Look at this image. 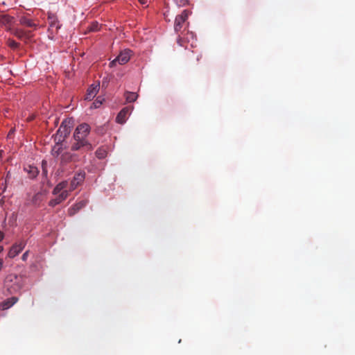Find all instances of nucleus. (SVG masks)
<instances>
[{
	"mask_svg": "<svg viewBox=\"0 0 355 355\" xmlns=\"http://www.w3.org/2000/svg\"><path fill=\"white\" fill-rule=\"evenodd\" d=\"M4 284L9 293L12 294L20 291L24 286V279L22 276L9 274L6 276Z\"/></svg>",
	"mask_w": 355,
	"mask_h": 355,
	"instance_id": "nucleus-2",
	"label": "nucleus"
},
{
	"mask_svg": "<svg viewBox=\"0 0 355 355\" xmlns=\"http://www.w3.org/2000/svg\"><path fill=\"white\" fill-rule=\"evenodd\" d=\"M178 44H179L180 46H182V45H183V44H182V39H181V38H179V39H178Z\"/></svg>",
	"mask_w": 355,
	"mask_h": 355,
	"instance_id": "nucleus-31",
	"label": "nucleus"
},
{
	"mask_svg": "<svg viewBox=\"0 0 355 355\" xmlns=\"http://www.w3.org/2000/svg\"><path fill=\"white\" fill-rule=\"evenodd\" d=\"M85 206L83 201H80L77 202L73 207L69 209V214L71 216L74 215L77 211H78L83 207Z\"/></svg>",
	"mask_w": 355,
	"mask_h": 355,
	"instance_id": "nucleus-18",
	"label": "nucleus"
},
{
	"mask_svg": "<svg viewBox=\"0 0 355 355\" xmlns=\"http://www.w3.org/2000/svg\"><path fill=\"white\" fill-rule=\"evenodd\" d=\"M71 122L69 119H64L55 135V141L57 144L62 143L69 136L71 132Z\"/></svg>",
	"mask_w": 355,
	"mask_h": 355,
	"instance_id": "nucleus-3",
	"label": "nucleus"
},
{
	"mask_svg": "<svg viewBox=\"0 0 355 355\" xmlns=\"http://www.w3.org/2000/svg\"><path fill=\"white\" fill-rule=\"evenodd\" d=\"M11 173L10 171H8L6 174V176L5 178V184L7 185L8 184L10 183V181L11 180Z\"/></svg>",
	"mask_w": 355,
	"mask_h": 355,
	"instance_id": "nucleus-24",
	"label": "nucleus"
},
{
	"mask_svg": "<svg viewBox=\"0 0 355 355\" xmlns=\"http://www.w3.org/2000/svg\"><path fill=\"white\" fill-rule=\"evenodd\" d=\"M85 206L83 201H80L77 202L73 207L69 209V214L71 216L74 215L77 211H78L83 207Z\"/></svg>",
	"mask_w": 355,
	"mask_h": 355,
	"instance_id": "nucleus-19",
	"label": "nucleus"
},
{
	"mask_svg": "<svg viewBox=\"0 0 355 355\" xmlns=\"http://www.w3.org/2000/svg\"><path fill=\"white\" fill-rule=\"evenodd\" d=\"M89 132L90 126L87 123H82L78 125L73 133L71 150L73 151L92 150L93 146L87 139Z\"/></svg>",
	"mask_w": 355,
	"mask_h": 355,
	"instance_id": "nucleus-1",
	"label": "nucleus"
},
{
	"mask_svg": "<svg viewBox=\"0 0 355 355\" xmlns=\"http://www.w3.org/2000/svg\"><path fill=\"white\" fill-rule=\"evenodd\" d=\"M85 172L82 170L76 172L71 181L70 189L73 190L83 183L85 180Z\"/></svg>",
	"mask_w": 355,
	"mask_h": 355,
	"instance_id": "nucleus-6",
	"label": "nucleus"
},
{
	"mask_svg": "<svg viewBox=\"0 0 355 355\" xmlns=\"http://www.w3.org/2000/svg\"><path fill=\"white\" fill-rule=\"evenodd\" d=\"M98 30V23H93L89 27V31H96Z\"/></svg>",
	"mask_w": 355,
	"mask_h": 355,
	"instance_id": "nucleus-23",
	"label": "nucleus"
},
{
	"mask_svg": "<svg viewBox=\"0 0 355 355\" xmlns=\"http://www.w3.org/2000/svg\"><path fill=\"white\" fill-rule=\"evenodd\" d=\"M19 23L22 26H25L30 28H36L37 24H35L32 19L27 18L26 17H21L19 19Z\"/></svg>",
	"mask_w": 355,
	"mask_h": 355,
	"instance_id": "nucleus-16",
	"label": "nucleus"
},
{
	"mask_svg": "<svg viewBox=\"0 0 355 355\" xmlns=\"http://www.w3.org/2000/svg\"><path fill=\"white\" fill-rule=\"evenodd\" d=\"M96 155L98 159H103L107 155V150L105 148L101 147L96 151Z\"/></svg>",
	"mask_w": 355,
	"mask_h": 355,
	"instance_id": "nucleus-21",
	"label": "nucleus"
},
{
	"mask_svg": "<svg viewBox=\"0 0 355 355\" xmlns=\"http://www.w3.org/2000/svg\"><path fill=\"white\" fill-rule=\"evenodd\" d=\"M3 239V233L0 231V241H1Z\"/></svg>",
	"mask_w": 355,
	"mask_h": 355,
	"instance_id": "nucleus-30",
	"label": "nucleus"
},
{
	"mask_svg": "<svg viewBox=\"0 0 355 355\" xmlns=\"http://www.w3.org/2000/svg\"><path fill=\"white\" fill-rule=\"evenodd\" d=\"M124 96L127 103H133L137 99L138 94L135 92H125Z\"/></svg>",
	"mask_w": 355,
	"mask_h": 355,
	"instance_id": "nucleus-17",
	"label": "nucleus"
},
{
	"mask_svg": "<svg viewBox=\"0 0 355 355\" xmlns=\"http://www.w3.org/2000/svg\"><path fill=\"white\" fill-rule=\"evenodd\" d=\"M68 183L62 182L58 184L53 190L55 194H58L62 198H67V187Z\"/></svg>",
	"mask_w": 355,
	"mask_h": 355,
	"instance_id": "nucleus-9",
	"label": "nucleus"
},
{
	"mask_svg": "<svg viewBox=\"0 0 355 355\" xmlns=\"http://www.w3.org/2000/svg\"><path fill=\"white\" fill-rule=\"evenodd\" d=\"M14 23V17L8 15H0V25L5 26L8 28V29L10 28V26Z\"/></svg>",
	"mask_w": 355,
	"mask_h": 355,
	"instance_id": "nucleus-13",
	"label": "nucleus"
},
{
	"mask_svg": "<svg viewBox=\"0 0 355 355\" xmlns=\"http://www.w3.org/2000/svg\"><path fill=\"white\" fill-rule=\"evenodd\" d=\"M7 44L9 47H10L13 50H16L19 47V43L15 42L12 39H8L7 41Z\"/></svg>",
	"mask_w": 355,
	"mask_h": 355,
	"instance_id": "nucleus-22",
	"label": "nucleus"
},
{
	"mask_svg": "<svg viewBox=\"0 0 355 355\" xmlns=\"http://www.w3.org/2000/svg\"><path fill=\"white\" fill-rule=\"evenodd\" d=\"M99 83L92 85L87 91L85 99L92 100L98 93L99 90Z\"/></svg>",
	"mask_w": 355,
	"mask_h": 355,
	"instance_id": "nucleus-12",
	"label": "nucleus"
},
{
	"mask_svg": "<svg viewBox=\"0 0 355 355\" xmlns=\"http://www.w3.org/2000/svg\"><path fill=\"white\" fill-rule=\"evenodd\" d=\"M18 300L19 299L17 297H11L10 298H8L0 303V309L3 311L8 309L9 308L12 307L15 303H17Z\"/></svg>",
	"mask_w": 355,
	"mask_h": 355,
	"instance_id": "nucleus-11",
	"label": "nucleus"
},
{
	"mask_svg": "<svg viewBox=\"0 0 355 355\" xmlns=\"http://www.w3.org/2000/svg\"><path fill=\"white\" fill-rule=\"evenodd\" d=\"M3 150H0V158H1V157H2V156H3Z\"/></svg>",
	"mask_w": 355,
	"mask_h": 355,
	"instance_id": "nucleus-32",
	"label": "nucleus"
},
{
	"mask_svg": "<svg viewBox=\"0 0 355 355\" xmlns=\"http://www.w3.org/2000/svg\"><path fill=\"white\" fill-rule=\"evenodd\" d=\"M24 170L29 174V177L31 178H35L38 174V170L35 166H28V167L24 168Z\"/></svg>",
	"mask_w": 355,
	"mask_h": 355,
	"instance_id": "nucleus-20",
	"label": "nucleus"
},
{
	"mask_svg": "<svg viewBox=\"0 0 355 355\" xmlns=\"http://www.w3.org/2000/svg\"><path fill=\"white\" fill-rule=\"evenodd\" d=\"M9 31L12 35L17 37L18 39L21 40H28L31 37V32L26 31L20 28H9Z\"/></svg>",
	"mask_w": 355,
	"mask_h": 355,
	"instance_id": "nucleus-8",
	"label": "nucleus"
},
{
	"mask_svg": "<svg viewBox=\"0 0 355 355\" xmlns=\"http://www.w3.org/2000/svg\"><path fill=\"white\" fill-rule=\"evenodd\" d=\"M175 1L179 6H183L187 3V0H175Z\"/></svg>",
	"mask_w": 355,
	"mask_h": 355,
	"instance_id": "nucleus-25",
	"label": "nucleus"
},
{
	"mask_svg": "<svg viewBox=\"0 0 355 355\" xmlns=\"http://www.w3.org/2000/svg\"><path fill=\"white\" fill-rule=\"evenodd\" d=\"M26 243L21 241L19 243H16L12 246L8 252V257L10 258H14L24 248Z\"/></svg>",
	"mask_w": 355,
	"mask_h": 355,
	"instance_id": "nucleus-10",
	"label": "nucleus"
},
{
	"mask_svg": "<svg viewBox=\"0 0 355 355\" xmlns=\"http://www.w3.org/2000/svg\"><path fill=\"white\" fill-rule=\"evenodd\" d=\"M10 133H12V130H10V132H9L8 135H10Z\"/></svg>",
	"mask_w": 355,
	"mask_h": 355,
	"instance_id": "nucleus-35",
	"label": "nucleus"
},
{
	"mask_svg": "<svg viewBox=\"0 0 355 355\" xmlns=\"http://www.w3.org/2000/svg\"><path fill=\"white\" fill-rule=\"evenodd\" d=\"M139 1L140 3H141L143 4L145 3L144 0H139Z\"/></svg>",
	"mask_w": 355,
	"mask_h": 355,
	"instance_id": "nucleus-34",
	"label": "nucleus"
},
{
	"mask_svg": "<svg viewBox=\"0 0 355 355\" xmlns=\"http://www.w3.org/2000/svg\"><path fill=\"white\" fill-rule=\"evenodd\" d=\"M3 260L2 259H0V270L3 268Z\"/></svg>",
	"mask_w": 355,
	"mask_h": 355,
	"instance_id": "nucleus-29",
	"label": "nucleus"
},
{
	"mask_svg": "<svg viewBox=\"0 0 355 355\" xmlns=\"http://www.w3.org/2000/svg\"><path fill=\"white\" fill-rule=\"evenodd\" d=\"M131 51L130 50H125L121 52L114 60L110 63L111 67H114L118 62L120 64H124L127 63L130 58Z\"/></svg>",
	"mask_w": 355,
	"mask_h": 355,
	"instance_id": "nucleus-5",
	"label": "nucleus"
},
{
	"mask_svg": "<svg viewBox=\"0 0 355 355\" xmlns=\"http://www.w3.org/2000/svg\"><path fill=\"white\" fill-rule=\"evenodd\" d=\"M28 253H29V252H28V251H26V252L23 254L22 257H21V259H22L23 261H26V259H27V258H28Z\"/></svg>",
	"mask_w": 355,
	"mask_h": 355,
	"instance_id": "nucleus-26",
	"label": "nucleus"
},
{
	"mask_svg": "<svg viewBox=\"0 0 355 355\" xmlns=\"http://www.w3.org/2000/svg\"><path fill=\"white\" fill-rule=\"evenodd\" d=\"M60 201H50V205L52 206V207H54L56 205H58Z\"/></svg>",
	"mask_w": 355,
	"mask_h": 355,
	"instance_id": "nucleus-28",
	"label": "nucleus"
},
{
	"mask_svg": "<svg viewBox=\"0 0 355 355\" xmlns=\"http://www.w3.org/2000/svg\"><path fill=\"white\" fill-rule=\"evenodd\" d=\"M133 110V106H127L123 107L118 114L116 118V121L118 123L123 124L127 119V116L130 115Z\"/></svg>",
	"mask_w": 355,
	"mask_h": 355,
	"instance_id": "nucleus-7",
	"label": "nucleus"
},
{
	"mask_svg": "<svg viewBox=\"0 0 355 355\" xmlns=\"http://www.w3.org/2000/svg\"><path fill=\"white\" fill-rule=\"evenodd\" d=\"M3 246L0 245V253L3 251Z\"/></svg>",
	"mask_w": 355,
	"mask_h": 355,
	"instance_id": "nucleus-33",
	"label": "nucleus"
},
{
	"mask_svg": "<svg viewBox=\"0 0 355 355\" xmlns=\"http://www.w3.org/2000/svg\"><path fill=\"white\" fill-rule=\"evenodd\" d=\"M46 162L43 161L42 162V169H43V173L44 175H46L47 171L46 169Z\"/></svg>",
	"mask_w": 355,
	"mask_h": 355,
	"instance_id": "nucleus-27",
	"label": "nucleus"
},
{
	"mask_svg": "<svg viewBox=\"0 0 355 355\" xmlns=\"http://www.w3.org/2000/svg\"><path fill=\"white\" fill-rule=\"evenodd\" d=\"M189 15V10H184L180 15L175 17L174 30L177 33L181 31L183 24L188 19Z\"/></svg>",
	"mask_w": 355,
	"mask_h": 355,
	"instance_id": "nucleus-4",
	"label": "nucleus"
},
{
	"mask_svg": "<svg viewBox=\"0 0 355 355\" xmlns=\"http://www.w3.org/2000/svg\"><path fill=\"white\" fill-rule=\"evenodd\" d=\"M78 161V156L75 154H72L70 153H65L61 156V162L62 163H68L71 162H76Z\"/></svg>",
	"mask_w": 355,
	"mask_h": 355,
	"instance_id": "nucleus-15",
	"label": "nucleus"
},
{
	"mask_svg": "<svg viewBox=\"0 0 355 355\" xmlns=\"http://www.w3.org/2000/svg\"><path fill=\"white\" fill-rule=\"evenodd\" d=\"M48 20L51 28H55L57 31L60 28V24L58 20L57 17L53 14H49Z\"/></svg>",
	"mask_w": 355,
	"mask_h": 355,
	"instance_id": "nucleus-14",
	"label": "nucleus"
}]
</instances>
